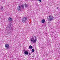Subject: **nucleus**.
Listing matches in <instances>:
<instances>
[{"label":"nucleus","mask_w":60,"mask_h":60,"mask_svg":"<svg viewBox=\"0 0 60 60\" xmlns=\"http://www.w3.org/2000/svg\"><path fill=\"white\" fill-rule=\"evenodd\" d=\"M57 9H58V7H57Z\"/></svg>","instance_id":"obj_17"},{"label":"nucleus","mask_w":60,"mask_h":60,"mask_svg":"<svg viewBox=\"0 0 60 60\" xmlns=\"http://www.w3.org/2000/svg\"><path fill=\"white\" fill-rule=\"evenodd\" d=\"M32 51L33 52H34V49H32Z\"/></svg>","instance_id":"obj_12"},{"label":"nucleus","mask_w":60,"mask_h":60,"mask_svg":"<svg viewBox=\"0 0 60 60\" xmlns=\"http://www.w3.org/2000/svg\"><path fill=\"white\" fill-rule=\"evenodd\" d=\"M37 41V38L35 36H34V37H32L30 39L31 42H32L33 43H36Z\"/></svg>","instance_id":"obj_1"},{"label":"nucleus","mask_w":60,"mask_h":60,"mask_svg":"<svg viewBox=\"0 0 60 60\" xmlns=\"http://www.w3.org/2000/svg\"><path fill=\"white\" fill-rule=\"evenodd\" d=\"M24 54L25 55H27L28 54V52L27 51H26L24 52Z\"/></svg>","instance_id":"obj_8"},{"label":"nucleus","mask_w":60,"mask_h":60,"mask_svg":"<svg viewBox=\"0 0 60 60\" xmlns=\"http://www.w3.org/2000/svg\"><path fill=\"white\" fill-rule=\"evenodd\" d=\"M27 20V18H26L25 17H24L22 19V20L23 23H25L26 22V20Z\"/></svg>","instance_id":"obj_2"},{"label":"nucleus","mask_w":60,"mask_h":60,"mask_svg":"<svg viewBox=\"0 0 60 60\" xmlns=\"http://www.w3.org/2000/svg\"><path fill=\"white\" fill-rule=\"evenodd\" d=\"M49 20L50 21H51V20H52L54 18V17H53L51 16H49Z\"/></svg>","instance_id":"obj_4"},{"label":"nucleus","mask_w":60,"mask_h":60,"mask_svg":"<svg viewBox=\"0 0 60 60\" xmlns=\"http://www.w3.org/2000/svg\"><path fill=\"white\" fill-rule=\"evenodd\" d=\"M38 1L40 2H41V0H38Z\"/></svg>","instance_id":"obj_13"},{"label":"nucleus","mask_w":60,"mask_h":60,"mask_svg":"<svg viewBox=\"0 0 60 60\" xmlns=\"http://www.w3.org/2000/svg\"><path fill=\"white\" fill-rule=\"evenodd\" d=\"M30 55V53H29V55Z\"/></svg>","instance_id":"obj_15"},{"label":"nucleus","mask_w":60,"mask_h":60,"mask_svg":"<svg viewBox=\"0 0 60 60\" xmlns=\"http://www.w3.org/2000/svg\"><path fill=\"white\" fill-rule=\"evenodd\" d=\"M1 9H3V8L2 7L1 8Z\"/></svg>","instance_id":"obj_14"},{"label":"nucleus","mask_w":60,"mask_h":60,"mask_svg":"<svg viewBox=\"0 0 60 60\" xmlns=\"http://www.w3.org/2000/svg\"><path fill=\"white\" fill-rule=\"evenodd\" d=\"M29 48L30 49H33V47L31 45H30L29 46Z\"/></svg>","instance_id":"obj_10"},{"label":"nucleus","mask_w":60,"mask_h":60,"mask_svg":"<svg viewBox=\"0 0 60 60\" xmlns=\"http://www.w3.org/2000/svg\"><path fill=\"white\" fill-rule=\"evenodd\" d=\"M32 57H34V56H33Z\"/></svg>","instance_id":"obj_16"},{"label":"nucleus","mask_w":60,"mask_h":60,"mask_svg":"<svg viewBox=\"0 0 60 60\" xmlns=\"http://www.w3.org/2000/svg\"><path fill=\"white\" fill-rule=\"evenodd\" d=\"M21 7L22 8H24V5H22L21 6Z\"/></svg>","instance_id":"obj_11"},{"label":"nucleus","mask_w":60,"mask_h":60,"mask_svg":"<svg viewBox=\"0 0 60 60\" xmlns=\"http://www.w3.org/2000/svg\"><path fill=\"white\" fill-rule=\"evenodd\" d=\"M8 20L10 22L12 21V19L11 18L9 17L8 18Z\"/></svg>","instance_id":"obj_6"},{"label":"nucleus","mask_w":60,"mask_h":60,"mask_svg":"<svg viewBox=\"0 0 60 60\" xmlns=\"http://www.w3.org/2000/svg\"><path fill=\"white\" fill-rule=\"evenodd\" d=\"M17 10L19 11H21V8L20 6H19L17 7Z\"/></svg>","instance_id":"obj_5"},{"label":"nucleus","mask_w":60,"mask_h":60,"mask_svg":"<svg viewBox=\"0 0 60 60\" xmlns=\"http://www.w3.org/2000/svg\"><path fill=\"white\" fill-rule=\"evenodd\" d=\"M41 22L42 23H44L45 22V20L44 19H43L42 20Z\"/></svg>","instance_id":"obj_7"},{"label":"nucleus","mask_w":60,"mask_h":60,"mask_svg":"<svg viewBox=\"0 0 60 60\" xmlns=\"http://www.w3.org/2000/svg\"><path fill=\"white\" fill-rule=\"evenodd\" d=\"M25 5L24 7H27L28 6V5L26 4H24Z\"/></svg>","instance_id":"obj_9"},{"label":"nucleus","mask_w":60,"mask_h":60,"mask_svg":"<svg viewBox=\"0 0 60 60\" xmlns=\"http://www.w3.org/2000/svg\"><path fill=\"white\" fill-rule=\"evenodd\" d=\"M5 47L7 49H8L10 47V45L8 44H6L5 45Z\"/></svg>","instance_id":"obj_3"}]
</instances>
